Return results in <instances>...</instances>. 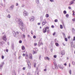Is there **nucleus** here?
I'll return each mask as SVG.
<instances>
[{
    "label": "nucleus",
    "mask_w": 75,
    "mask_h": 75,
    "mask_svg": "<svg viewBox=\"0 0 75 75\" xmlns=\"http://www.w3.org/2000/svg\"><path fill=\"white\" fill-rule=\"evenodd\" d=\"M16 21L18 24H19V27L23 31H25V28L24 27V25H23V23L21 19L17 18L16 19Z\"/></svg>",
    "instance_id": "nucleus-1"
},
{
    "label": "nucleus",
    "mask_w": 75,
    "mask_h": 75,
    "mask_svg": "<svg viewBox=\"0 0 75 75\" xmlns=\"http://www.w3.org/2000/svg\"><path fill=\"white\" fill-rule=\"evenodd\" d=\"M13 34L14 37H16V36L18 34H19V32L16 31V32L15 31L13 32Z\"/></svg>",
    "instance_id": "nucleus-2"
},
{
    "label": "nucleus",
    "mask_w": 75,
    "mask_h": 75,
    "mask_svg": "<svg viewBox=\"0 0 75 75\" xmlns=\"http://www.w3.org/2000/svg\"><path fill=\"white\" fill-rule=\"evenodd\" d=\"M28 15V13L27 12H26L25 11H24L23 12V16H27Z\"/></svg>",
    "instance_id": "nucleus-3"
},
{
    "label": "nucleus",
    "mask_w": 75,
    "mask_h": 75,
    "mask_svg": "<svg viewBox=\"0 0 75 75\" xmlns=\"http://www.w3.org/2000/svg\"><path fill=\"white\" fill-rule=\"evenodd\" d=\"M47 23V22L45 20H44L43 22L42 23V25H44Z\"/></svg>",
    "instance_id": "nucleus-4"
},
{
    "label": "nucleus",
    "mask_w": 75,
    "mask_h": 75,
    "mask_svg": "<svg viewBox=\"0 0 75 75\" xmlns=\"http://www.w3.org/2000/svg\"><path fill=\"white\" fill-rule=\"evenodd\" d=\"M3 39L5 41H6V40H7V38H6V35H4L3 36Z\"/></svg>",
    "instance_id": "nucleus-5"
},
{
    "label": "nucleus",
    "mask_w": 75,
    "mask_h": 75,
    "mask_svg": "<svg viewBox=\"0 0 75 75\" xmlns=\"http://www.w3.org/2000/svg\"><path fill=\"white\" fill-rule=\"evenodd\" d=\"M13 8L14 5H12L9 8L10 9V10H13Z\"/></svg>",
    "instance_id": "nucleus-6"
},
{
    "label": "nucleus",
    "mask_w": 75,
    "mask_h": 75,
    "mask_svg": "<svg viewBox=\"0 0 75 75\" xmlns=\"http://www.w3.org/2000/svg\"><path fill=\"white\" fill-rule=\"evenodd\" d=\"M61 53L62 55H64L65 54V51L64 50H63L61 52Z\"/></svg>",
    "instance_id": "nucleus-7"
},
{
    "label": "nucleus",
    "mask_w": 75,
    "mask_h": 75,
    "mask_svg": "<svg viewBox=\"0 0 75 75\" xmlns=\"http://www.w3.org/2000/svg\"><path fill=\"white\" fill-rule=\"evenodd\" d=\"M75 1V0H73L71 1V2H70V4H69V5H71V4H74Z\"/></svg>",
    "instance_id": "nucleus-8"
},
{
    "label": "nucleus",
    "mask_w": 75,
    "mask_h": 75,
    "mask_svg": "<svg viewBox=\"0 0 75 75\" xmlns=\"http://www.w3.org/2000/svg\"><path fill=\"white\" fill-rule=\"evenodd\" d=\"M11 48L12 50H14V45L13 44H12Z\"/></svg>",
    "instance_id": "nucleus-9"
},
{
    "label": "nucleus",
    "mask_w": 75,
    "mask_h": 75,
    "mask_svg": "<svg viewBox=\"0 0 75 75\" xmlns=\"http://www.w3.org/2000/svg\"><path fill=\"white\" fill-rule=\"evenodd\" d=\"M43 45V43L42 42L40 43V42H39L38 44V45H39V47H40V45Z\"/></svg>",
    "instance_id": "nucleus-10"
},
{
    "label": "nucleus",
    "mask_w": 75,
    "mask_h": 75,
    "mask_svg": "<svg viewBox=\"0 0 75 75\" xmlns=\"http://www.w3.org/2000/svg\"><path fill=\"white\" fill-rule=\"evenodd\" d=\"M45 60L47 59L49 61V60H50V58L48 57H45Z\"/></svg>",
    "instance_id": "nucleus-11"
},
{
    "label": "nucleus",
    "mask_w": 75,
    "mask_h": 75,
    "mask_svg": "<svg viewBox=\"0 0 75 75\" xmlns=\"http://www.w3.org/2000/svg\"><path fill=\"white\" fill-rule=\"evenodd\" d=\"M54 65H55V68L56 69H58V66H57V64L56 63H54Z\"/></svg>",
    "instance_id": "nucleus-12"
},
{
    "label": "nucleus",
    "mask_w": 75,
    "mask_h": 75,
    "mask_svg": "<svg viewBox=\"0 0 75 75\" xmlns=\"http://www.w3.org/2000/svg\"><path fill=\"white\" fill-rule=\"evenodd\" d=\"M58 67L60 68V69H63V67L61 66L60 65H59Z\"/></svg>",
    "instance_id": "nucleus-13"
},
{
    "label": "nucleus",
    "mask_w": 75,
    "mask_h": 75,
    "mask_svg": "<svg viewBox=\"0 0 75 75\" xmlns=\"http://www.w3.org/2000/svg\"><path fill=\"white\" fill-rule=\"evenodd\" d=\"M38 73H39V72L37 71V72H35V75H39Z\"/></svg>",
    "instance_id": "nucleus-14"
},
{
    "label": "nucleus",
    "mask_w": 75,
    "mask_h": 75,
    "mask_svg": "<svg viewBox=\"0 0 75 75\" xmlns=\"http://www.w3.org/2000/svg\"><path fill=\"white\" fill-rule=\"evenodd\" d=\"M43 31L44 33H46L47 32V30L46 29L44 30V29H43Z\"/></svg>",
    "instance_id": "nucleus-15"
},
{
    "label": "nucleus",
    "mask_w": 75,
    "mask_h": 75,
    "mask_svg": "<svg viewBox=\"0 0 75 75\" xmlns=\"http://www.w3.org/2000/svg\"><path fill=\"white\" fill-rule=\"evenodd\" d=\"M72 32L73 33H75V29H74V28H72Z\"/></svg>",
    "instance_id": "nucleus-16"
},
{
    "label": "nucleus",
    "mask_w": 75,
    "mask_h": 75,
    "mask_svg": "<svg viewBox=\"0 0 75 75\" xmlns=\"http://www.w3.org/2000/svg\"><path fill=\"white\" fill-rule=\"evenodd\" d=\"M12 75H16V72L14 71L12 73Z\"/></svg>",
    "instance_id": "nucleus-17"
},
{
    "label": "nucleus",
    "mask_w": 75,
    "mask_h": 75,
    "mask_svg": "<svg viewBox=\"0 0 75 75\" xmlns=\"http://www.w3.org/2000/svg\"><path fill=\"white\" fill-rule=\"evenodd\" d=\"M36 2L37 4H39V0H36Z\"/></svg>",
    "instance_id": "nucleus-18"
},
{
    "label": "nucleus",
    "mask_w": 75,
    "mask_h": 75,
    "mask_svg": "<svg viewBox=\"0 0 75 75\" xmlns=\"http://www.w3.org/2000/svg\"><path fill=\"white\" fill-rule=\"evenodd\" d=\"M35 53L36 54L37 53V52H35V50H33V54H35Z\"/></svg>",
    "instance_id": "nucleus-19"
},
{
    "label": "nucleus",
    "mask_w": 75,
    "mask_h": 75,
    "mask_svg": "<svg viewBox=\"0 0 75 75\" xmlns=\"http://www.w3.org/2000/svg\"><path fill=\"white\" fill-rule=\"evenodd\" d=\"M22 50H24L25 49V47H24V46H22Z\"/></svg>",
    "instance_id": "nucleus-20"
},
{
    "label": "nucleus",
    "mask_w": 75,
    "mask_h": 75,
    "mask_svg": "<svg viewBox=\"0 0 75 75\" xmlns=\"http://www.w3.org/2000/svg\"><path fill=\"white\" fill-rule=\"evenodd\" d=\"M64 13V14H67V11H63Z\"/></svg>",
    "instance_id": "nucleus-21"
},
{
    "label": "nucleus",
    "mask_w": 75,
    "mask_h": 75,
    "mask_svg": "<svg viewBox=\"0 0 75 75\" xmlns=\"http://www.w3.org/2000/svg\"><path fill=\"white\" fill-rule=\"evenodd\" d=\"M43 19H42V16H41L40 17V21H42Z\"/></svg>",
    "instance_id": "nucleus-22"
},
{
    "label": "nucleus",
    "mask_w": 75,
    "mask_h": 75,
    "mask_svg": "<svg viewBox=\"0 0 75 75\" xmlns=\"http://www.w3.org/2000/svg\"><path fill=\"white\" fill-rule=\"evenodd\" d=\"M7 17H8V18H10L11 16H10V14H8V16H7Z\"/></svg>",
    "instance_id": "nucleus-23"
},
{
    "label": "nucleus",
    "mask_w": 75,
    "mask_h": 75,
    "mask_svg": "<svg viewBox=\"0 0 75 75\" xmlns=\"http://www.w3.org/2000/svg\"><path fill=\"white\" fill-rule=\"evenodd\" d=\"M23 37V38H25V35H24V34H23V35H22Z\"/></svg>",
    "instance_id": "nucleus-24"
},
{
    "label": "nucleus",
    "mask_w": 75,
    "mask_h": 75,
    "mask_svg": "<svg viewBox=\"0 0 75 75\" xmlns=\"http://www.w3.org/2000/svg\"><path fill=\"white\" fill-rule=\"evenodd\" d=\"M45 29L47 30V29H49V27H47L45 28Z\"/></svg>",
    "instance_id": "nucleus-25"
},
{
    "label": "nucleus",
    "mask_w": 75,
    "mask_h": 75,
    "mask_svg": "<svg viewBox=\"0 0 75 75\" xmlns=\"http://www.w3.org/2000/svg\"><path fill=\"white\" fill-rule=\"evenodd\" d=\"M60 28H61V29H62L63 28V27H62V25H60Z\"/></svg>",
    "instance_id": "nucleus-26"
},
{
    "label": "nucleus",
    "mask_w": 75,
    "mask_h": 75,
    "mask_svg": "<svg viewBox=\"0 0 75 75\" xmlns=\"http://www.w3.org/2000/svg\"><path fill=\"white\" fill-rule=\"evenodd\" d=\"M66 16L67 18H68V17H69V15H68V14H67L66 15Z\"/></svg>",
    "instance_id": "nucleus-27"
},
{
    "label": "nucleus",
    "mask_w": 75,
    "mask_h": 75,
    "mask_svg": "<svg viewBox=\"0 0 75 75\" xmlns=\"http://www.w3.org/2000/svg\"><path fill=\"white\" fill-rule=\"evenodd\" d=\"M55 45L56 46H58L59 44H58V43H56Z\"/></svg>",
    "instance_id": "nucleus-28"
},
{
    "label": "nucleus",
    "mask_w": 75,
    "mask_h": 75,
    "mask_svg": "<svg viewBox=\"0 0 75 75\" xmlns=\"http://www.w3.org/2000/svg\"><path fill=\"white\" fill-rule=\"evenodd\" d=\"M36 64L35 63H34V67H36Z\"/></svg>",
    "instance_id": "nucleus-29"
},
{
    "label": "nucleus",
    "mask_w": 75,
    "mask_h": 75,
    "mask_svg": "<svg viewBox=\"0 0 75 75\" xmlns=\"http://www.w3.org/2000/svg\"><path fill=\"white\" fill-rule=\"evenodd\" d=\"M30 61H28V66H29V64H30Z\"/></svg>",
    "instance_id": "nucleus-30"
},
{
    "label": "nucleus",
    "mask_w": 75,
    "mask_h": 75,
    "mask_svg": "<svg viewBox=\"0 0 75 75\" xmlns=\"http://www.w3.org/2000/svg\"><path fill=\"white\" fill-rule=\"evenodd\" d=\"M36 71L35 72H37V71H38V67H37V68H36Z\"/></svg>",
    "instance_id": "nucleus-31"
},
{
    "label": "nucleus",
    "mask_w": 75,
    "mask_h": 75,
    "mask_svg": "<svg viewBox=\"0 0 75 75\" xmlns=\"http://www.w3.org/2000/svg\"><path fill=\"white\" fill-rule=\"evenodd\" d=\"M46 17H49V15L48 14H47L46 15Z\"/></svg>",
    "instance_id": "nucleus-32"
},
{
    "label": "nucleus",
    "mask_w": 75,
    "mask_h": 75,
    "mask_svg": "<svg viewBox=\"0 0 75 75\" xmlns=\"http://www.w3.org/2000/svg\"><path fill=\"white\" fill-rule=\"evenodd\" d=\"M54 22H55L56 23H57V22H58V20L55 19L54 20Z\"/></svg>",
    "instance_id": "nucleus-33"
},
{
    "label": "nucleus",
    "mask_w": 75,
    "mask_h": 75,
    "mask_svg": "<svg viewBox=\"0 0 75 75\" xmlns=\"http://www.w3.org/2000/svg\"><path fill=\"white\" fill-rule=\"evenodd\" d=\"M34 19H30V21H34Z\"/></svg>",
    "instance_id": "nucleus-34"
},
{
    "label": "nucleus",
    "mask_w": 75,
    "mask_h": 75,
    "mask_svg": "<svg viewBox=\"0 0 75 75\" xmlns=\"http://www.w3.org/2000/svg\"><path fill=\"white\" fill-rule=\"evenodd\" d=\"M71 70H70L69 71V74H71Z\"/></svg>",
    "instance_id": "nucleus-35"
},
{
    "label": "nucleus",
    "mask_w": 75,
    "mask_h": 75,
    "mask_svg": "<svg viewBox=\"0 0 75 75\" xmlns=\"http://www.w3.org/2000/svg\"><path fill=\"white\" fill-rule=\"evenodd\" d=\"M31 18L32 19H34V16H31Z\"/></svg>",
    "instance_id": "nucleus-36"
},
{
    "label": "nucleus",
    "mask_w": 75,
    "mask_h": 75,
    "mask_svg": "<svg viewBox=\"0 0 75 75\" xmlns=\"http://www.w3.org/2000/svg\"><path fill=\"white\" fill-rule=\"evenodd\" d=\"M54 58H57V55H54Z\"/></svg>",
    "instance_id": "nucleus-37"
},
{
    "label": "nucleus",
    "mask_w": 75,
    "mask_h": 75,
    "mask_svg": "<svg viewBox=\"0 0 75 75\" xmlns=\"http://www.w3.org/2000/svg\"><path fill=\"white\" fill-rule=\"evenodd\" d=\"M4 56H3V55H2V56L1 58H2V59H4Z\"/></svg>",
    "instance_id": "nucleus-38"
},
{
    "label": "nucleus",
    "mask_w": 75,
    "mask_h": 75,
    "mask_svg": "<svg viewBox=\"0 0 75 75\" xmlns=\"http://www.w3.org/2000/svg\"><path fill=\"white\" fill-rule=\"evenodd\" d=\"M34 46H36L37 45V43H35L34 44Z\"/></svg>",
    "instance_id": "nucleus-39"
},
{
    "label": "nucleus",
    "mask_w": 75,
    "mask_h": 75,
    "mask_svg": "<svg viewBox=\"0 0 75 75\" xmlns=\"http://www.w3.org/2000/svg\"><path fill=\"white\" fill-rule=\"evenodd\" d=\"M68 8L69 9V10H71V7H68Z\"/></svg>",
    "instance_id": "nucleus-40"
},
{
    "label": "nucleus",
    "mask_w": 75,
    "mask_h": 75,
    "mask_svg": "<svg viewBox=\"0 0 75 75\" xmlns=\"http://www.w3.org/2000/svg\"><path fill=\"white\" fill-rule=\"evenodd\" d=\"M33 38H36V36L35 35H34L33 36Z\"/></svg>",
    "instance_id": "nucleus-41"
},
{
    "label": "nucleus",
    "mask_w": 75,
    "mask_h": 75,
    "mask_svg": "<svg viewBox=\"0 0 75 75\" xmlns=\"http://www.w3.org/2000/svg\"><path fill=\"white\" fill-rule=\"evenodd\" d=\"M19 42L20 43V44H21V43H22V41L21 40H20L19 41Z\"/></svg>",
    "instance_id": "nucleus-42"
},
{
    "label": "nucleus",
    "mask_w": 75,
    "mask_h": 75,
    "mask_svg": "<svg viewBox=\"0 0 75 75\" xmlns=\"http://www.w3.org/2000/svg\"><path fill=\"white\" fill-rule=\"evenodd\" d=\"M65 41H68V39H67V38H65Z\"/></svg>",
    "instance_id": "nucleus-43"
},
{
    "label": "nucleus",
    "mask_w": 75,
    "mask_h": 75,
    "mask_svg": "<svg viewBox=\"0 0 75 75\" xmlns=\"http://www.w3.org/2000/svg\"><path fill=\"white\" fill-rule=\"evenodd\" d=\"M73 21H75V18H74L72 19Z\"/></svg>",
    "instance_id": "nucleus-44"
},
{
    "label": "nucleus",
    "mask_w": 75,
    "mask_h": 75,
    "mask_svg": "<svg viewBox=\"0 0 75 75\" xmlns=\"http://www.w3.org/2000/svg\"><path fill=\"white\" fill-rule=\"evenodd\" d=\"M6 51L7 52H8V49H6Z\"/></svg>",
    "instance_id": "nucleus-45"
},
{
    "label": "nucleus",
    "mask_w": 75,
    "mask_h": 75,
    "mask_svg": "<svg viewBox=\"0 0 75 75\" xmlns=\"http://www.w3.org/2000/svg\"><path fill=\"white\" fill-rule=\"evenodd\" d=\"M72 64H73V65H74V64H75V62H73Z\"/></svg>",
    "instance_id": "nucleus-46"
},
{
    "label": "nucleus",
    "mask_w": 75,
    "mask_h": 75,
    "mask_svg": "<svg viewBox=\"0 0 75 75\" xmlns=\"http://www.w3.org/2000/svg\"><path fill=\"white\" fill-rule=\"evenodd\" d=\"M55 35V32H54L53 34V35Z\"/></svg>",
    "instance_id": "nucleus-47"
},
{
    "label": "nucleus",
    "mask_w": 75,
    "mask_h": 75,
    "mask_svg": "<svg viewBox=\"0 0 75 75\" xmlns=\"http://www.w3.org/2000/svg\"><path fill=\"white\" fill-rule=\"evenodd\" d=\"M30 59H32V58H33V57L31 56H30Z\"/></svg>",
    "instance_id": "nucleus-48"
},
{
    "label": "nucleus",
    "mask_w": 75,
    "mask_h": 75,
    "mask_svg": "<svg viewBox=\"0 0 75 75\" xmlns=\"http://www.w3.org/2000/svg\"><path fill=\"white\" fill-rule=\"evenodd\" d=\"M50 1L51 2H53V1H54V0H50Z\"/></svg>",
    "instance_id": "nucleus-49"
},
{
    "label": "nucleus",
    "mask_w": 75,
    "mask_h": 75,
    "mask_svg": "<svg viewBox=\"0 0 75 75\" xmlns=\"http://www.w3.org/2000/svg\"><path fill=\"white\" fill-rule=\"evenodd\" d=\"M64 65L65 66H67V63H65L64 64Z\"/></svg>",
    "instance_id": "nucleus-50"
},
{
    "label": "nucleus",
    "mask_w": 75,
    "mask_h": 75,
    "mask_svg": "<svg viewBox=\"0 0 75 75\" xmlns=\"http://www.w3.org/2000/svg\"><path fill=\"white\" fill-rule=\"evenodd\" d=\"M75 37H74V38H73V41H75Z\"/></svg>",
    "instance_id": "nucleus-51"
},
{
    "label": "nucleus",
    "mask_w": 75,
    "mask_h": 75,
    "mask_svg": "<svg viewBox=\"0 0 75 75\" xmlns=\"http://www.w3.org/2000/svg\"><path fill=\"white\" fill-rule=\"evenodd\" d=\"M49 31H50V30H49V29H48V30H47V33H49Z\"/></svg>",
    "instance_id": "nucleus-52"
},
{
    "label": "nucleus",
    "mask_w": 75,
    "mask_h": 75,
    "mask_svg": "<svg viewBox=\"0 0 75 75\" xmlns=\"http://www.w3.org/2000/svg\"><path fill=\"white\" fill-rule=\"evenodd\" d=\"M51 28H54V25H52V26H51Z\"/></svg>",
    "instance_id": "nucleus-53"
},
{
    "label": "nucleus",
    "mask_w": 75,
    "mask_h": 75,
    "mask_svg": "<svg viewBox=\"0 0 75 75\" xmlns=\"http://www.w3.org/2000/svg\"><path fill=\"white\" fill-rule=\"evenodd\" d=\"M25 67H23V70H25Z\"/></svg>",
    "instance_id": "nucleus-54"
},
{
    "label": "nucleus",
    "mask_w": 75,
    "mask_h": 75,
    "mask_svg": "<svg viewBox=\"0 0 75 75\" xmlns=\"http://www.w3.org/2000/svg\"><path fill=\"white\" fill-rule=\"evenodd\" d=\"M18 3H17L16 4V6H18Z\"/></svg>",
    "instance_id": "nucleus-55"
},
{
    "label": "nucleus",
    "mask_w": 75,
    "mask_h": 75,
    "mask_svg": "<svg viewBox=\"0 0 75 75\" xmlns=\"http://www.w3.org/2000/svg\"><path fill=\"white\" fill-rule=\"evenodd\" d=\"M30 35H28V38H30Z\"/></svg>",
    "instance_id": "nucleus-56"
},
{
    "label": "nucleus",
    "mask_w": 75,
    "mask_h": 75,
    "mask_svg": "<svg viewBox=\"0 0 75 75\" xmlns=\"http://www.w3.org/2000/svg\"><path fill=\"white\" fill-rule=\"evenodd\" d=\"M39 59L40 60H41V56H40Z\"/></svg>",
    "instance_id": "nucleus-57"
},
{
    "label": "nucleus",
    "mask_w": 75,
    "mask_h": 75,
    "mask_svg": "<svg viewBox=\"0 0 75 75\" xmlns=\"http://www.w3.org/2000/svg\"><path fill=\"white\" fill-rule=\"evenodd\" d=\"M27 57H28V54H26V55L25 58H27Z\"/></svg>",
    "instance_id": "nucleus-58"
},
{
    "label": "nucleus",
    "mask_w": 75,
    "mask_h": 75,
    "mask_svg": "<svg viewBox=\"0 0 75 75\" xmlns=\"http://www.w3.org/2000/svg\"><path fill=\"white\" fill-rule=\"evenodd\" d=\"M25 55V54H24V53H23V56H24Z\"/></svg>",
    "instance_id": "nucleus-59"
},
{
    "label": "nucleus",
    "mask_w": 75,
    "mask_h": 75,
    "mask_svg": "<svg viewBox=\"0 0 75 75\" xmlns=\"http://www.w3.org/2000/svg\"><path fill=\"white\" fill-rule=\"evenodd\" d=\"M21 57V56H19L18 58L19 59H20Z\"/></svg>",
    "instance_id": "nucleus-60"
},
{
    "label": "nucleus",
    "mask_w": 75,
    "mask_h": 75,
    "mask_svg": "<svg viewBox=\"0 0 75 75\" xmlns=\"http://www.w3.org/2000/svg\"><path fill=\"white\" fill-rule=\"evenodd\" d=\"M30 73H28L27 75H30Z\"/></svg>",
    "instance_id": "nucleus-61"
},
{
    "label": "nucleus",
    "mask_w": 75,
    "mask_h": 75,
    "mask_svg": "<svg viewBox=\"0 0 75 75\" xmlns=\"http://www.w3.org/2000/svg\"><path fill=\"white\" fill-rule=\"evenodd\" d=\"M38 25H40V23H38Z\"/></svg>",
    "instance_id": "nucleus-62"
},
{
    "label": "nucleus",
    "mask_w": 75,
    "mask_h": 75,
    "mask_svg": "<svg viewBox=\"0 0 75 75\" xmlns=\"http://www.w3.org/2000/svg\"><path fill=\"white\" fill-rule=\"evenodd\" d=\"M68 38H71V37H70V36H69L68 37Z\"/></svg>",
    "instance_id": "nucleus-63"
},
{
    "label": "nucleus",
    "mask_w": 75,
    "mask_h": 75,
    "mask_svg": "<svg viewBox=\"0 0 75 75\" xmlns=\"http://www.w3.org/2000/svg\"><path fill=\"white\" fill-rule=\"evenodd\" d=\"M73 16H75V13H73Z\"/></svg>",
    "instance_id": "nucleus-64"
}]
</instances>
